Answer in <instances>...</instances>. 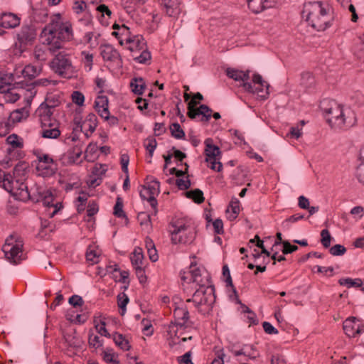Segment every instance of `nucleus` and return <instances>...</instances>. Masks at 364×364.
I'll return each instance as SVG.
<instances>
[{
  "label": "nucleus",
  "instance_id": "obj_1",
  "mask_svg": "<svg viewBox=\"0 0 364 364\" xmlns=\"http://www.w3.org/2000/svg\"><path fill=\"white\" fill-rule=\"evenodd\" d=\"M73 37L71 23L69 21H63L60 14H54L41 31V45L35 46L34 58L38 61L46 60L48 58V51L54 53L62 49L63 43L72 41Z\"/></svg>",
  "mask_w": 364,
  "mask_h": 364
},
{
  "label": "nucleus",
  "instance_id": "obj_2",
  "mask_svg": "<svg viewBox=\"0 0 364 364\" xmlns=\"http://www.w3.org/2000/svg\"><path fill=\"white\" fill-rule=\"evenodd\" d=\"M320 112L325 123L334 132L347 130L356 122L354 113L335 100L320 101Z\"/></svg>",
  "mask_w": 364,
  "mask_h": 364
},
{
  "label": "nucleus",
  "instance_id": "obj_3",
  "mask_svg": "<svg viewBox=\"0 0 364 364\" xmlns=\"http://www.w3.org/2000/svg\"><path fill=\"white\" fill-rule=\"evenodd\" d=\"M26 169L25 164H18L14 168V176L9 174L6 178L3 188L10 193L16 199L26 201L30 198L31 194L23 177Z\"/></svg>",
  "mask_w": 364,
  "mask_h": 364
},
{
  "label": "nucleus",
  "instance_id": "obj_4",
  "mask_svg": "<svg viewBox=\"0 0 364 364\" xmlns=\"http://www.w3.org/2000/svg\"><path fill=\"white\" fill-rule=\"evenodd\" d=\"M171 240L173 244H191L196 237V231L193 227L186 224L182 220H176L171 222L168 226Z\"/></svg>",
  "mask_w": 364,
  "mask_h": 364
},
{
  "label": "nucleus",
  "instance_id": "obj_5",
  "mask_svg": "<svg viewBox=\"0 0 364 364\" xmlns=\"http://www.w3.org/2000/svg\"><path fill=\"white\" fill-rule=\"evenodd\" d=\"M123 46L130 50L136 62L141 64L150 63L151 53L148 50L146 41L141 35L133 33Z\"/></svg>",
  "mask_w": 364,
  "mask_h": 364
},
{
  "label": "nucleus",
  "instance_id": "obj_6",
  "mask_svg": "<svg viewBox=\"0 0 364 364\" xmlns=\"http://www.w3.org/2000/svg\"><path fill=\"white\" fill-rule=\"evenodd\" d=\"M215 301L214 287L197 288L191 299H188L186 303L193 302L194 306L202 314L208 313Z\"/></svg>",
  "mask_w": 364,
  "mask_h": 364
},
{
  "label": "nucleus",
  "instance_id": "obj_7",
  "mask_svg": "<svg viewBox=\"0 0 364 364\" xmlns=\"http://www.w3.org/2000/svg\"><path fill=\"white\" fill-rule=\"evenodd\" d=\"M174 321L171 322L168 328L169 337L180 338L183 334V331L188 323L189 311L186 304L181 303L176 306L173 310Z\"/></svg>",
  "mask_w": 364,
  "mask_h": 364
},
{
  "label": "nucleus",
  "instance_id": "obj_8",
  "mask_svg": "<svg viewBox=\"0 0 364 364\" xmlns=\"http://www.w3.org/2000/svg\"><path fill=\"white\" fill-rule=\"evenodd\" d=\"M2 251L11 264H18L26 259L23 251V241L17 235H11L6 239Z\"/></svg>",
  "mask_w": 364,
  "mask_h": 364
},
{
  "label": "nucleus",
  "instance_id": "obj_9",
  "mask_svg": "<svg viewBox=\"0 0 364 364\" xmlns=\"http://www.w3.org/2000/svg\"><path fill=\"white\" fill-rule=\"evenodd\" d=\"M30 192L31 200L35 203L42 202L45 206L53 208V210L48 213L49 217L53 218L61 208V203L53 204V196L50 190L44 186H36Z\"/></svg>",
  "mask_w": 364,
  "mask_h": 364
},
{
  "label": "nucleus",
  "instance_id": "obj_10",
  "mask_svg": "<svg viewBox=\"0 0 364 364\" xmlns=\"http://www.w3.org/2000/svg\"><path fill=\"white\" fill-rule=\"evenodd\" d=\"M51 69L60 76L70 77L74 73L70 55L65 51L59 52L50 62Z\"/></svg>",
  "mask_w": 364,
  "mask_h": 364
},
{
  "label": "nucleus",
  "instance_id": "obj_11",
  "mask_svg": "<svg viewBox=\"0 0 364 364\" xmlns=\"http://www.w3.org/2000/svg\"><path fill=\"white\" fill-rule=\"evenodd\" d=\"M147 182L146 185L141 187L139 191V195L142 200H147L154 210V213H157V205L158 203L156 197L159 194L160 192V183L152 176L147 178Z\"/></svg>",
  "mask_w": 364,
  "mask_h": 364
},
{
  "label": "nucleus",
  "instance_id": "obj_12",
  "mask_svg": "<svg viewBox=\"0 0 364 364\" xmlns=\"http://www.w3.org/2000/svg\"><path fill=\"white\" fill-rule=\"evenodd\" d=\"M190 282L195 284L197 288H205L208 287H213L210 281V275L209 272L203 267H198L196 264L191 263L190 265Z\"/></svg>",
  "mask_w": 364,
  "mask_h": 364
},
{
  "label": "nucleus",
  "instance_id": "obj_13",
  "mask_svg": "<svg viewBox=\"0 0 364 364\" xmlns=\"http://www.w3.org/2000/svg\"><path fill=\"white\" fill-rule=\"evenodd\" d=\"M243 89L252 94H257L258 97L266 99L269 95V84L263 80L259 74H255L252 82H244L242 84Z\"/></svg>",
  "mask_w": 364,
  "mask_h": 364
},
{
  "label": "nucleus",
  "instance_id": "obj_14",
  "mask_svg": "<svg viewBox=\"0 0 364 364\" xmlns=\"http://www.w3.org/2000/svg\"><path fill=\"white\" fill-rule=\"evenodd\" d=\"M36 168L39 176L48 177L55 173L58 165L49 154H41L37 156Z\"/></svg>",
  "mask_w": 364,
  "mask_h": 364
},
{
  "label": "nucleus",
  "instance_id": "obj_15",
  "mask_svg": "<svg viewBox=\"0 0 364 364\" xmlns=\"http://www.w3.org/2000/svg\"><path fill=\"white\" fill-rule=\"evenodd\" d=\"M36 37V30L31 26H23L17 33V41L16 46L19 48L21 52L26 49L28 45L33 43Z\"/></svg>",
  "mask_w": 364,
  "mask_h": 364
},
{
  "label": "nucleus",
  "instance_id": "obj_16",
  "mask_svg": "<svg viewBox=\"0 0 364 364\" xmlns=\"http://www.w3.org/2000/svg\"><path fill=\"white\" fill-rule=\"evenodd\" d=\"M63 101V96L61 93H49L47 95L44 102L38 107L37 113L46 114L48 111V115H53L55 109L59 107Z\"/></svg>",
  "mask_w": 364,
  "mask_h": 364
},
{
  "label": "nucleus",
  "instance_id": "obj_17",
  "mask_svg": "<svg viewBox=\"0 0 364 364\" xmlns=\"http://www.w3.org/2000/svg\"><path fill=\"white\" fill-rule=\"evenodd\" d=\"M101 55L104 60L112 62L117 67L122 66V59L119 52L111 45L101 47Z\"/></svg>",
  "mask_w": 364,
  "mask_h": 364
},
{
  "label": "nucleus",
  "instance_id": "obj_18",
  "mask_svg": "<svg viewBox=\"0 0 364 364\" xmlns=\"http://www.w3.org/2000/svg\"><path fill=\"white\" fill-rule=\"evenodd\" d=\"M161 6L169 17L176 18L181 12L180 0H161Z\"/></svg>",
  "mask_w": 364,
  "mask_h": 364
},
{
  "label": "nucleus",
  "instance_id": "obj_19",
  "mask_svg": "<svg viewBox=\"0 0 364 364\" xmlns=\"http://www.w3.org/2000/svg\"><path fill=\"white\" fill-rule=\"evenodd\" d=\"M343 330L349 337H355L360 333V324L359 320L355 317H350L343 322Z\"/></svg>",
  "mask_w": 364,
  "mask_h": 364
},
{
  "label": "nucleus",
  "instance_id": "obj_20",
  "mask_svg": "<svg viewBox=\"0 0 364 364\" xmlns=\"http://www.w3.org/2000/svg\"><path fill=\"white\" fill-rule=\"evenodd\" d=\"M41 66H36L31 64H28L26 65L23 69L18 70L16 69L14 73V75L19 77V73L24 77L28 79H33L38 76L41 72Z\"/></svg>",
  "mask_w": 364,
  "mask_h": 364
},
{
  "label": "nucleus",
  "instance_id": "obj_21",
  "mask_svg": "<svg viewBox=\"0 0 364 364\" xmlns=\"http://www.w3.org/2000/svg\"><path fill=\"white\" fill-rule=\"evenodd\" d=\"M20 21V18L13 13H4L0 16V26L4 28H16Z\"/></svg>",
  "mask_w": 364,
  "mask_h": 364
},
{
  "label": "nucleus",
  "instance_id": "obj_22",
  "mask_svg": "<svg viewBox=\"0 0 364 364\" xmlns=\"http://www.w3.org/2000/svg\"><path fill=\"white\" fill-rule=\"evenodd\" d=\"M317 2H309L304 4V9L302 11V17L311 24V26L315 28H316V21L314 19V17L316 18V14L314 12L316 11Z\"/></svg>",
  "mask_w": 364,
  "mask_h": 364
},
{
  "label": "nucleus",
  "instance_id": "obj_23",
  "mask_svg": "<svg viewBox=\"0 0 364 364\" xmlns=\"http://www.w3.org/2000/svg\"><path fill=\"white\" fill-rule=\"evenodd\" d=\"M50 85H56V82L49 80L48 78H41L35 80L31 84L27 86L28 97L31 100L37 93L36 90V86L47 87Z\"/></svg>",
  "mask_w": 364,
  "mask_h": 364
},
{
  "label": "nucleus",
  "instance_id": "obj_24",
  "mask_svg": "<svg viewBox=\"0 0 364 364\" xmlns=\"http://www.w3.org/2000/svg\"><path fill=\"white\" fill-rule=\"evenodd\" d=\"M108 98L107 96H99L95 100V107L102 118L107 119L109 112L108 109Z\"/></svg>",
  "mask_w": 364,
  "mask_h": 364
},
{
  "label": "nucleus",
  "instance_id": "obj_25",
  "mask_svg": "<svg viewBox=\"0 0 364 364\" xmlns=\"http://www.w3.org/2000/svg\"><path fill=\"white\" fill-rule=\"evenodd\" d=\"M226 74L230 77L235 81L247 82V81L250 79V71H242L233 68H228L226 70Z\"/></svg>",
  "mask_w": 364,
  "mask_h": 364
},
{
  "label": "nucleus",
  "instance_id": "obj_26",
  "mask_svg": "<svg viewBox=\"0 0 364 364\" xmlns=\"http://www.w3.org/2000/svg\"><path fill=\"white\" fill-rule=\"evenodd\" d=\"M97 126V116L94 113H89L87 116L84 122H82V129H88L90 134L87 132H85V136L87 138H89L90 135L95 131L96 127Z\"/></svg>",
  "mask_w": 364,
  "mask_h": 364
},
{
  "label": "nucleus",
  "instance_id": "obj_27",
  "mask_svg": "<svg viewBox=\"0 0 364 364\" xmlns=\"http://www.w3.org/2000/svg\"><path fill=\"white\" fill-rule=\"evenodd\" d=\"M205 145V154L206 158H220L221 151L220 148L213 144V140L211 138H208L204 142Z\"/></svg>",
  "mask_w": 364,
  "mask_h": 364
},
{
  "label": "nucleus",
  "instance_id": "obj_28",
  "mask_svg": "<svg viewBox=\"0 0 364 364\" xmlns=\"http://www.w3.org/2000/svg\"><path fill=\"white\" fill-rule=\"evenodd\" d=\"M22 95H24L28 99V101L31 100L28 97L27 89H23V88H21V89L18 90L17 91H16V90L8 91L7 92H6L4 94V99L6 102L14 103L18 100H19V98Z\"/></svg>",
  "mask_w": 364,
  "mask_h": 364
},
{
  "label": "nucleus",
  "instance_id": "obj_29",
  "mask_svg": "<svg viewBox=\"0 0 364 364\" xmlns=\"http://www.w3.org/2000/svg\"><path fill=\"white\" fill-rule=\"evenodd\" d=\"M112 34L118 39L121 46H124V42L127 41L133 33L131 31L129 27L124 24H122L121 25V28L119 29V31H114Z\"/></svg>",
  "mask_w": 364,
  "mask_h": 364
},
{
  "label": "nucleus",
  "instance_id": "obj_30",
  "mask_svg": "<svg viewBox=\"0 0 364 364\" xmlns=\"http://www.w3.org/2000/svg\"><path fill=\"white\" fill-rule=\"evenodd\" d=\"M82 154V151L80 147L75 146L72 148L68 151L64 156L65 160H66L65 163L68 164H77Z\"/></svg>",
  "mask_w": 364,
  "mask_h": 364
},
{
  "label": "nucleus",
  "instance_id": "obj_31",
  "mask_svg": "<svg viewBox=\"0 0 364 364\" xmlns=\"http://www.w3.org/2000/svg\"><path fill=\"white\" fill-rule=\"evenodd\" d=\"M333 16L332 9L331 8L324 9L320 6V22L323 21L325 24L323 30L327 28L332 23Z\"/></svg>",
  "mask_w": 364,
  "mask_h": 364
},
{
  "label": "nucleus",
  "instance_id": "obj_32",
  "mask_svg": "<svg viewBox=\"0 0 364 364\" xmlns=\"http://www.w3.org/2000/svg\"><path fill=\"white\" fill-rule=\"evenodd\" d=\"M38 116L41 124V129H53V124H54V122H58L53 117V115L48 114V111H46V114H38Z\"/></svg>",
  "mask_w": 364,
  "mask_h": 364
},
{
  "label": "nucleus",
  "instance_id": "obj_33",
  "mask_svg": "<svg viewBox=\"0 0 364 364\" xmlns=\"http://www.w3.org/2000/svg\"><path fill=\"white\" fill-rule=\"evenodd\" d=\"M232 353L237 357L244 355L250 359H255L258 356L257 351L252 346H244L239 350H233Z\"/></svg>",
  "mask_w": 364,
  "mask_h": 364
},
{
  "label": "nucleus",
  "instance_id": "obj_34",
  "mask_svg": "<svg viewBox=\"0 0 364 364\" xmlns=\"http://www.w3.org/2000/svg\"><path fill=\"white\" fill-rule=\"evenodd\" d=\"M132 91L136 95H142L146 87L145 82L142 77H135L130 82Z\"/></svg>",
  "mask_w": 364,
  "mask_h": 364
},
{
  "label": "nucleus",
  "instance_id": "obj_35",
  "mask_svg": "<svg viewBox=\"0 0 364 364\" xmlns=\"http://www.w3.org/2000/svg\"><path fill=\"white\" fill-rule=\"evenodd\" d=\"M53 127V128L50 129H41V136L46 139H50L58 138L60 135V131L59 129V122H54Z\"/></svg>",
  "mask_w": 364,
  "mask_h": 364
},
{
  "label": "nucleus",
  "instance_id": "obj_36",
  "mask_svg": "<svg viewBox=\"0 0 364 364\" xmlns=\"http://www.w3.org/2000/svg\"><path fill=\"white\" fill-rule=\"evenodd\" d=\"M113 340L115 344L123 350L127 351L131 348L129 340L121 333H114Z\"/></svg>",
  "mask_w": 364,
  "mask_h": 364
},
{
  "label": "nucleus",
  "instance_id": "obj_37",
  "mask_svg": "<svg viewBox=\"0 0 364 364\" xmlns=\"http://www.w3.org/2000/svg\"><path fill=\"white\" fill-rule=\"evenodd\" d=\"M130 259L134 269L136 267H142L144 259L142 250L139 247L135 248Z\"/></svg>",
  "mask_w": 364,
  "mask_h": 364
},
{
  "label": "nucleus",
  "instance_id": "obj_38",
  "mask_svg": "<svg viewBox=\"0 0 364 364\" xmlns=\"http://www.w3.org/2000/svg\"><path fill=\"white\" fill-rule=\"evenodd\" d=\"M27 117L28 112L26 111L25 109H16L10 114L8 122H12L13 123L20 122Z\"/></svg>",
  "mask_w": 364,
  "mask_h": 364
},
{
  "label": "nucleus",
  "instance_id": "obj_39",
  "mask_svg": "<svg viewBox=\"0 0 364 364\" xmlns=\"http://www.w3.org/2000/svg\"><path fill=\"white\" fill-rule=\"evenodd\" d=\"M228 208L231 209V213L228 216L230 220H234L237 218V215L240 212V201L237 198L232 199ZM229 211V209L227 210V212Z\"/></svg>",
  "mask_w": 364,
  "mask_h": 364
},
{
  "label": "nucleus",
  "instance_id": "obj_40",
  "mask_svg": "<svg viewBox=\"0 0 364 364\" xmlns=\"http://www.w3.org/2000/svg\"><path fill=\"white\" fill-rule=\"evenodd\" d=\"M225 357L224 349L220 346H215L213 349V359L210 364H224Z\"/></svg>",
  "mask_w": 364,
  "mask_h": 364
},
{
  "label": "nucleus",
  "instance_id": "obj_41",
  "mask_svg": "<svg viewBox=\"0 0 364 364\" xmlns=\"http://www.w3.org/2000/svg\"><path fill=\"white\" fill-rule=\"evenodd\" d=\"M186 196L188 198L192 199L195 203L198 204L202 203L205 200L203 191L198 188L187 191Z\"/></svg>",
  "mask_w": 364,
  "mask_h": 364
},
{
  "label": "nucleus",
  "instance_id": "obj_42",
  "mask_svg": "<svg viewBox=\"0 0 364 364\" xmlns=\"http://www.w3.org/2000/svg\"><path fill=\"white\" fill-rule=\"evenodd\" d=\"M144 146L149 152V158L151 159L153 156L154 150L156 149V146H157V142H156V139L154 138L153 136H149V137L146 138L144 140ZM151 159H149L148 161L149 163H151Z\"/></svg>",
  "mask_w": 364,
  "mask_h": 364
},
{
  "label": "nucleus",
  "instance_id": "obj_43",
  "mask_svg": "<svg viewBox=\"0 0 364 364\" xmlns=\"http://www.w3.org/2000/svg\"><path fill=\"white\" fill-rule=\"evenodd\" d=\"M266 0H247L250 9L254 13H259L266 7L264 2Z\"/></svg>",
  "mask_w": 364,
  "mask_h": 364
},
{
  "label": "nucleus",
  "instance_id": "obj_44",
  "mask_svg": "<svg viewBox=\"0 0 364 364\" xmlns=\"http://www.w3.org/2000/svg\"><path fill=\"white\" fill-rule=\"evenodd\" d=\"M65 339L68 345L75 348H79L82 346V342L79 336L75 333H68L65 336Z\"/></svg>",
  "mask_w": 364,
  "mask_h": 364
},
{
  "label": "nucleus",
  "instance_id": "obj_45",
  "mask_svg": "<svg viewBox=\"0 0 364 364\" xmlns=\"http://www.w3.org/2000/svg\"><path fill=\"white\" fill-rule=\"evenodd\" d=\"M320 242L323 247L326 249H328L331 246V241L333 240V237L331 235L329 231L327 229L323 230L320 232Z\"/></svg>",
  "mask_w": 364,
  "mask_h": 364
},
{
  "label": "nucleus",
  "instance_id": "obj_46",
  "mask_svg": "<svg viewBox=\"0 0 364 364\" xmlns=\"http://www.w3.org/2000/svg\"><path fill=\"white\" fill-rule=\"evenodd\" d=\"M82 62L87 71H90L93 64V55L87 51L81 52Z\"/></svg>",
  "mask_w": 364,
  "mask_h": 364
},
{
  "label": "nucleus",
  "instance_id": "obj_47",
  "mask_svg": "<svg viewBox=\"0 0 364 364\" xmlns=\"http://www.w3.org/2000/svg\"><path fill=\"white\" fill-rule=\"evenodd\" d=\"M170 130L171 135L176 139H181L185 137V132L178 123H173L170 126Z\"/></svg>",
  "mask_w": 364,
  "mask_h": 364
},
{
  "label": "nucleus",
  "instance_id": "obj_48",
  "mask_svg": "<svg viewBox=\"0 0 364 364\" xmlns=\"http://www.w3.org/2000/svg\"><path fill=\"white\" fill-rule=\"evenodd\" d=\"M338 283L342 286H346L347 287H360L362 284V281L360 279H353L351 278H342L339 279Z\"/></svg>",
  "mask_w": 364,
  "mask_h": 364
},
{
  "label": "nucleus",
  "instance_id": "obj_49",
  "mask_svg": "<svg viewBox=\"0 0 364 364\" xmlns=\"http://www.w3.org/2000/svg\"><path fill=\"white\" fill-rule=\"evenodd\" d=\"M6 142L10 144L13 149L21 148L23 146L21 139L16 134L9 135L6 139Z\"/></svg>",
  "mask_w": 364,
  "mask_h": 364
},
{
  "label": "nucleus",
  "instance_id": "obj_50",
  "mask_svg": "<svg viewBox=\"0 0 364 364\" xmlns=\"http://www.w3.org/2000/svg\"><path fill=\"white\" fill-rule=\"evenodd\" d=\"M114 215L117 218H124L125 213L123 210V201L121 198L118 197L114 207Z\"/></svg>",
  "mask_w": 364,
  "mask_h": 364
},
{
  "label": "nucleus",
  "instance_id": "obj_51",
  "mask_svg": "<svg viewBox=\"0 0 364 364\" xmlns=\"http://www.w3.org/2000/svg\"><path fill=\"white\" fill-rule=\"evenodd\" d=\"M198 116L202 115L205 121H208L211 117L212 110L205 105H201L196 112Z\"/></svg>",
  "mask_w": 364,
  "mask_h": 364
},
{
  "label": "nucleus",
  "instance_id": "obj_52",
  "mask_svg": "<svg viewBox=\"0 0 364 364\" xmlns=\"http://www.w3.org/2000/svg\"><path fill=\"white\" fill-rule=\"evenodd\" d=\"M198 102L196 100L192 97V99L188 102V116L191 119H195L198 116V113H196V110L198 108L196 107L197 106Z\"/></svg>",
  "mask_w": 364,
  "mask_h": 364
},
{
  "label": "nucleus",
  "instance_id": "obj_53",
  "mask_svg": "<svg viewBox=\"0 0 364 364\" xmlns=\"http://www.w3.org/2000/svg\"><path fill=\"white\" fill-rule=\"evenodd\" d=\"M191 330V327L188 326V323H187V328L183 331V334L180 337H170L173 339V343L176 344L179 343L181 341L185 342L187 340H191L192 338V336L189 334V331Z\"/></svg>",
  "mask_w": 364,
  "mask_h": 364
},
{
  "label": "nucleus",
  "instance_id": "obj_54",
  "mask_svg": "<svg viewBox=\"0 0 364 364\" xmlns=\"http://www.w3.org/2000/svg\"><path fill=\"white\" fill-rule=\"evenodd\" d=\"M328 249L329 253L333 256L343 255L346 252V248L341 245L337 244L331 247Z\"/></svg>",
  "mask_w": 364,
  "mask_h": 364
},
{
  "label": "nucleus",
  "instance_id": "obj_55",
  "mask_svg": "<svg viewBox=\"0 0 364 364\" xmlns=\"http://www.w3.org/2000/svg\"><path fill=\"white\" fill-rule=\"evenodd\" d=\"M220 158H205V161L210 164L212 170L220 172L222 170L223 164L219 161Z\"/></svg>",
  "mask_w": 364,
  "mask_h": 364
},
{
  "label": "nucleus",
  "instance_id": "obj_56",
  "mask_svg": "<svg viewBox=\"0 0 364 364\" xmlns=\"http://www.w3.org/2000/svg\"><path fill=\"white\" fill-rule=\"evenodd\" d=\"M99 252L95 249V247L90 246L86 252V258L88 261L93 263L98 262Z\"/></svg>",
  "mask_w": 364,
  "mask_h": 364
},
{
  "label": "nucleus",
  "instance_id": "obj_57",
  "mask_svg": "<svg viewBox=\"0 0 364 364\" xmlns=\"http://www.w3.org/2000/svg\"><path fill=\"white\" fill-rule=\"evenodd\" d=\"M137 218L141 226L145 228H149L151 226L150 215L148 213L145 212L139 213Z\"/></svg>",
  "mask_w": 364,
  "mask_h": 364
},
{
  "label": "nucleus",
  "instance_id": "obj_58",
  "mask_svg": "<svg viewBox=\"0 0 364 364\" xmlns=\"http://www.w3.org/2000/svg\"><path fill=\"white\" fill-rule=\"evenodd\" d=\"M72 101L78 106H82L85 102V96L80 91H74L71 95Z\"/></svg>",
  "mask_w": 364,
  "mask_h": 364
},
{
  "label": "nucleus",
  "instance_id": "obj_59",
  "mask_svg": "<svg viewBox=\"0 0 364 364\" xmlns=\"http://www.w3.org/2000/svg\"><path fill=\"white\" fill-rule=\"evenodd\" d=\"M85 41L90 44V47H96L98 44L97 43V36L95 35L92 32H87L85 35Z\"/></svg>",
  "mask_w": 364,
  "mask_h": 364
},
{
  "label": "nucleus",
  "instance_id": "obj_60",
  "mask_svg": "<svg viewBox=\"0 0 364 364\" xmlns=\"http://www.w3.org/2000/svg\"><path fill=\"white\" fill-rule=\"evenodd\" d=\"M107 169L105 165L97 164L92 168V174L95 176L102 178V176L105 173Z\"/></svg>",
  "mask_w": 364,
  "mask_h": 364
},
{
  "label": "nucleus",
  "instance_id": "obj_61",
  "mask_svg": "<svg viewBox=\"0 0 364 364\" xmlns=\"http://www.w3.org/2000/svg\"><path fill=\"white\" fill-rule=\"evenodd\" d=\"M355 177L358 181L364 185V161H362L357 167Z\"/></svg>",
  "mask_w": 364,
  "mask_h": 364
},
{
  "label": "nucleus",
  "instance_id": "obj_62",
  "mask_svg": "<svg viewBox=\"0 0 364 364\" xmlns=\"http://www.w3.org/2000/svg\"><path fill=\"white\" fill-rule=\"evenodd\" d=\"M144 327L142 328V332L147 336H150L153 334L154 331L152 328V325L151 324L149 320L143 319L141 321Z\"/></svg>",
  "mask_w": 364,
  "mask_h": 364
},
{
  "label": "nucleus",
  "instance_id": "obj_63",
  "mask_svg": "<svg viewBox=\"0 0 364 364\" xmlns=\"http://www.w3.org/2000/svg\"><path fill=\"white\" fill-rule=\"evenodd\" d=\"M301 80L302 83L306 86H310L315 82L314 77L309 72H306L302 74Z\"/></svg>",
  "mask_w": 364,
  "mask_h": 364
},
{
  "label": "nucleus",
  "instance_id": "obj_64",
  "mask_svg": "<svg viewBox=\"0 0 364 364\" xmlns=\"http://www.w3.org/2000/svg\"><path fill=\"white\" fill-rule=\"evenodd\" d=\"M86 8V4L83 0L75 1L73 9L76 14L82 13Z\"/></svg>",
  "mask_w": 364,
  "mask_h": 364
}]
</instances>
